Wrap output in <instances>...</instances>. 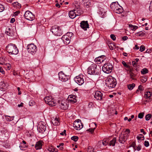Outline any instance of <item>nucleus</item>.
Returning a JSON list of instances; mask_svg holds the SVG:
<instances>
[{"label": "nucleus", "instance_id": "f257e3e1", "mask_svg": "<svg viewBox=\"0 0 152 152\" xmlns=\"http://www.w3.org/2000/svg\"><path fill=\"white\" fill-rule=\"evenodd\" d=\"M105 85L109 88H114L117 84L116 79L111 76H109L105 80Z\"/></svg>", "mask_w": 152, "mask_h": 152}, {"label": "nucleus", "instance_id": "f03ea898", "mask_svg": "<svg viewBox=\"0 0 152 152\" xmlns=\"http://www.w3.org/2000/svg\"><path fill=\"white\" fill-rule=\"evenodd\" d=\"M6 50L10 54L17 55L18 53L16 46L12 43L9 44L6 47Z\"/></svg>", "mask_w": 152, "mask_h": 152}, {"label": "nucleus", "instance_id": "7ed1b4c3", "mask_svg": "<svg viewBox=\"0 0 152 152\" xmlns=\"http://www.w3.org/2000/svg\"><path fill=\"white\" fill-rule=\"evenodd\" d=\"M130 132V131L129 129H126L124 132V134H121L120 135L119 141L121 143H124L126 141L129 137V134Z\"/></svg>", "mask_w": 152, "mask_h": 152}, {"label": "nucleus", "instance_id": "20e7f679", "mask_svg": "<svg viewBox=\"0 0 152 152\" xmlns=\"http://www.w3.org/2000/svg\"><path fill=\"white\" fill-rule=\"evenodd\" d=\"M51 31L56 36H61L63 34L61 29L59 26L57 25L53 26L51 29Z\"/></svg>", "mask_w": 152, "mask_h": 152}, {"label": "nucleus", "instance_id": "39448f33", "mask_svg": "<svg viewBox=\"0 0 152 152\" xmlns=\"http://www.w3.org/2000/svg\"><path fill=\"white\" fill-rule=\"evenodd\" d=\"M88 73L90 75H96L99 74L98 70L97 69V65L93 64L88 69Z\"/></svg>", "mask_w": 152, "mask_h": 152}, {"label": "nucleus", "instance_id": "423d86ee", "mask_svg": "<svg viewBox=\"0 0 152 152\" xmlns=\"http://www.w3.org/2000/svg\"><path fill=\"white\" fill-rule=\"evenodd\" d=\"M113 68L112 64L110 63L105 64L102 67V70L105 73L109 74L111 72Z\"/></svg>", "mask_w": 152, "mask_h": 152}, {"label": "nucleus", "instance_id": "0eeeda50", "mask_svg": "<svg viewBox=\"0 0 152 152\" xmlns=\"http://www.w3.org/2000/svg\"><path fill=\"white\" fill-rule=\"evenodd\" d=\"M27 48L28 52L32 55L35 54L37 50V46L33 43L28 45Z\"/></svg>", "mask_w": 152, "mask_h": 152}, {"label": "nucleus", "instance_id": "6e6552de", "mask_svg": "<svg viewBox=\"0 0 152 152\" xmlns=\"http://www.w3.org/2000/svg\"><path fill=\"white\" fill-rule=\"evenodd\" d=\"M25 18L29 20H32L34 19V15L29 11H27L25 13L24 15Z\"/></svg>", "mask_w": 152, "mask_h": 152}, {"label": "nucleus", "instance_id": "1a4fd4ad", "mask_svg": "<svg viewBox=\"0 0 152 152\" xmlns=\"http://www.w3.org/2000/svg\"><path fill=\"white\" fill-rule=\"evenodd\" d=\"M74 80L75 82L79 85H82L84 82L83 76L82 75H80L76 76L74 78Z\"/></svg>", "mask_w": 152, "mask_h": 152}, {"label": "nucleus", "instance_id": "9d476101", "mask_svg": "<svg viewBox=\"0 0 152 152\" xmlns=\"http://www.w3.org/2000/svg\"><path fill=\"white\" fill-rule=\"evenodd\" d=\"M73 127L77 130H80L83 127L80 120L75 121L73 123Z\"/></svg>", "mask_w": 152, "mask_h": 152}, {"label": "nucleus", "instance_id": "9b49d317", "mask_svg": "<svg viewBox=\"0 0 152 152\" xmlns=\"http://www.w3.org/2000/svg\"><path fill=\"white\" fill-rule=\"evenodd\" d=\"M45 125V123L41 121L39 122L38 129L40 132L42 133L45 131L46 129Z\"/></svg>", "mask_w": 152, "mask_h": 152}, {"label": "nucleus", "instance_id": "f8f14e48", "mask_svg": "<svg viewBox=\"0 0 152 152\" xmlns=\"http://www.w3.org/2000/svg\"><path fill=\"white\" fill-rule=\"evenodd\" d=\"M59 79L63 82H66L68 80L67 76L61 71L58 73Z\"/></svg>", "mask_w": 152, "mask_h": 152}, {"label": "nucleus", "instance_id": "ddd939ff", "mask_svg": "<svg viewBox=\"0 0 152 152\" xmlns=\"http://www.w3.org/2000/svg\"><path fill=\"white\" fill-rule=\"evenodd\" d=\"M58 104L60 106L61 108L63 110H66L68 108V106L67 102H66L64 101H58Z\"/></svg>", "mask_w": 152, "mask_h": 152}, {"label": "nucleus", "instance_id": "4468645a", "mask_svg": "<svg viewBox=\"0 0 152 152\" xmlns=\"http://www.w3.org/2000/svg\"><path fill=\"white\" fill-rule=\"evenodd\" d=\"M81 28L85 31L87 30V28H89V24L87 21H83L80 23Z\"/></svg>", "mask_w": 152, "mask_h": 152}, {"label": "nucleus", "instance_id": "2eb2a0df", "mask_svg": "<svg viewBox=\"0 0 152 152\" xmlns=\"http://www.w3.org/2000/svg\"><path fill=\"white\" fill-rule=\"evenodd\" d=\"M94 97L98 100H101L102 99L103 95L101 92L99 91H97L94 92Z\"/></svg>", "mask_w": 152, "mask_h": 152}, {"label": "nucleus", "instance_id": "dca6fc26", "mask_svg": "<svg viewBox=\"0 0 152 152\" xmlns=\"http://www.w3.org/2000/svg\"><path fill=\"white\" fill-rule=\"evenodd\" d=\"M105 56H102L96 58L95 59V61L98 64H100L103 62L105 60Z\"/></svg>", "mask_w": 152, "mask_h": 152}, {"label": "nucleus", "instance_id": "f3484780", "mask_svg": "<svg viewBox=\"0 0 152 152\" xmlns=\"http://www.w3.org/2000/svg\"><path fill=\"white\" fill-rule=\"evenodd\" d=\"M61 39L66 44H68L70 42V38L67 35H64L62 38Z\"/></svg>", "mask_w": 152, "mask_h": 152}, {"label": "nucleus", "instance_id": "a211bd4d", "mask_svg": "<svg viewBox=\"0 0 152 152\" xmlns=\"http://www.w3.org/2000/svg\"><path fill=\"white\" fill-rule=\"evenodd\" d=\"M52 122L53 124L55 126L58 125L60 124V120L57 117L52 120Z\"/></svg>", "mask_w": 152, "mask_h": 152}, {"label": "nucleus", "instance_id": "6ab92c4d", "mask_svg": "<svg viewBox=\"0 0 152 152\" xmlns=\"http://www.w3.org/2000/svg\"><path fill=\"white\" fill-rule=\"evenodd\" d=\"M42 142L39 141L37 142L35 145V148L36 150H38L42 148Z\"/></svg>", "mask_w": 152, "mask_h": 152}, {"label": "nucleus", "instance_id": "aec40b11", "mask_svg": "<svg viewBox=\"0 0 152 152\" xmlns=\"http://www.w3.org/2000/svg\"><path fill=\"white\" fill-rule=\"evenodd\" d=\"M119 5L118 2H113L112 3L110 4V7L111 9L115 10L117 8H118V6Z\"/></svg>", "mask_w": 152, "mask_h": 152}, {"label": "nucleus", "instance_id": "412c9836", "mask_svg": "<svg viewBox=\"0 0 152 152\" xmlns=\"http://www.w3.org/2000/svg\"><path fill=\"white\" fill-rule=\"evenodd\" d=\"M75 96H72L71 95L69 96L68 100L70 102L72 103H74L77 102V100L75 99Z\"/></svg>", "mask_w": 152, "mask_h": 152}, {"label": "nucleus", "instance_id": "4be33fe9", "mask_svg": "<svg viewBox=\"0 0 152 152\" xmlns=\"http://www.w3.org/2000/svg\"><path fill=\"white\" fill-rule=\"evenodd\" d=\"M69 15L71 18L73 19L75 18L76 16L74 10L69 11Z\"/></svg>", "mask_w": 152, "mask_h": 152}, {"label": "nucleus", "instance_id": "5701e85b", "mask_svg": "<svg viewBox=\"0 0 152 152\" xmlns=\"http://www.w3.org/2000/svg\"><path fill=\"white\" fill-rule=\"evenodd\" d=\"M7 58L4 57H1L0 58V64H1L4 65L7 63Z\"/></svg>", "mask_w": 152, "mask_h": 152}, {"label": "nucleus", "instance_id": "b1692460", "mask_svg": "<svg viewBox=\"0 0 152 152\" xmlns=\"http://www.w3.org/2000/svg\"><path fill=\"white\" fill-rule=\"evenodd\" d=\"M82 3L85 6L88 7L91 4L89 0H83Z\"/></svg>", "mask_w": 152, "mask_h": 152}, {"label": "nucleus", "instance_id": "393cba45", "mask_svg": "<svg viewBox=\"0 0 152 152\" xmlns=\"http://www.w3.org/2000/svg\"><path fill=\"white\" fill-rule=\"evenodd\" d=\"M4 67L7 70H10L11 68V66L10 64L6 63L4 65Z\"/></svg>", "mask_w": 152, "mask_h": 152}, {"label": "nucleus", "instance_id": "a878e982", "mask_svg": "<svg viewBox=\"0 0 152 152\" xmlns=\"http://www.w3.org/2000/svg\"><path fill=\"white\" fill-rule=\"evenodd\" d=\"M151 96V93L150 91H148L145 92L144 95V97L145 99L149 98Z\"/></svg>", "mask_w": 152, "mask_h": 152}, {"label": "nucleus", "instance_id": "bb28decb", "mask_svg": "<svg viewBox=\"0 0 152 152\" xmlns=\"http://www.w3.org/2000/svg\"><path fill=\"white\" fill-rule=\"evenodd\" d=\"M52 97L51 96H47L44 99L45 102L48 104L50 101L52 100Z\"/></svg>", "mask_w": 152, "mask_h": 152}, {"label": "nucleus", "instance_id": "cd10ccee", "mask_svg": "<svg viewBox=\"0 0 152 152\" xmlns=\"http://www.w3.org/2000/svg\"><path fill=\"white\" fill-rule=\"evenodd\" d=\"M5 117L6 120L8 121H12L14 118V116H10L8 115H5Z\"/></svg>", "mask_w": 152, "mask_h": 152}, {"label": "nucleus", "instance_id": "c85d7f7f", "mask_svg": "<svg viewBox=\"0 0 152 152\" xmlns=\"http://www.w3.org/2000/svg\"><path fill=\"white\" fill-rule=\"evenodd\" d=\"M49 105H50L51 106H54L56 105V102L55 100L54 99H52V100L50 101V102L48 104Z\"/></svg>", "mask_w": 152, "mask_h": 152}, {"label": "nucleus", "instance_id": "c756f323", "mask_svg": "<svg viewBox=\"0 0 152 152\" xmlns=\"http://www.w3.org/2000/svg\"><path fill=\"white\" fill-rule=\"evenodd\" d=\"M75 14H76V16H79L82 14V11L80 10L77 9L74 10Z\"/></svg>", "mask_w": 152, "mask_h": 152}, {"label": "nucleus", "instance_id": "7c9ffc66", "mask_svg": "<svg viewBox=\"0 0 152 152\" xmlns=\"http://www.w3.org/2000/svg\"><path fill=\"white\" fill-rule=\"evenodd\" d=\"M116 142V138L114 137L113 139L110 142V145L114 146L115 145V144Z\"/></svg>", "mask_w": 152, "mask_h": 152}, {"label": "nucleus", "instance_id": "2f4dec72", "mask_svg": "<svg viewBox=\"0 0 152 152\" xmlns=\"http://www.w3.org/2000/svg\"><path fill=\"white\" fill-rule=\"evenodd\" d=\"M115 11H116V12L117 13H121L123 12V8L121 7V8H117Z\"/></svg>", "mask_w": 152, "mask_h": 152}, {"label": "nucleus", "instance_id": "473e14b6", "mask_svg": "<svg viewBox=\"0 0 152 152\" xmlns=\"http://www.w3.org/2000/svg\"><path fill=\"white\" fill-rule=\"evenodd\" d=\"M129 27L132 30L134 31L138 28V26H133L131 24H129Z\"/></svg>", "mask_w": 152, "mask_h": 152}, {"label": "nucleus", "instance_id": "72a5a7b5", "mask_svg": "<svg viewBox=\"0 0 152 152\" xmlns=\"http://www.w3.org/2000/svg\"><path fill=\"white\" fill-rule=\"evenodd\" d=\"M109 140L107 139H104L102 141V144L104 145H107L108 143Z\"/></svg>", "mask_w": 152, "mask_h": 152}, {"label": "nucleus", "instance_id": "f704fd0d", "mask_svg": "<svg viewBox=\"0 0 152 152\" xmlns=\"http://www.w3.org/2000/svg\"><path fill=\"white\" fill-rule=\"evenodd\" d=\"M108 46L111 50H113L115 48V45L112 43H110L108 45Z\"/></svg>", "mask_w": 152, "mask_h": 152}, {"label": "nucleus", "instance_id": "c9c22d12", "mask_svg": "<svg viewBox=\"0 0 152 152\" xmlns=\"http://www.w3.org/2000/svg\"><path fill=\"white\" fill-rule=\"evenodd\" d=\"M93 124H94L95 125V127H94V128H90L87 130V131H88L89 132H91V133H92L93 132H94V131L96 127V124L95 123H93Z\"/></svg>", "mask_w": 152, "mask_h": 152}, {"label": "nucleus", "instance_id": "e433bc0d", "mask_svg": "<svg viewBox=\"0 0 152 152\" xmlns=\"http://www.w3.org/2000/svg\"><path fill=\"white\" fill-rule=\"evenodd\" d=\"M135 86V84L134 83L129 84L127 85L128 88L130 90H132Z\"/></svg>", "mask_w": 152, "mask_h": 152}, {"label": "nucleus", "instance_id": "4c0bfd02", "mask_svg": "<svg viewBox=\"0 0 152 152\" xmlns=\"http://www.w3.org/2000/svg\"><path fill=\"white\" fill-rule=\"evenodd\" d=\"M12 4L14 7H16L18 8H20L21 7V4L18 2H14Z\"/></svg>", "mask_w": 152, "mask_h": 152}, {"label": "nucleus", "instance_id": "58836bf2", "mask_svg": "<svg viewBox=\"0 0 152 152\" xmlns=\"http://www.w3.org/2000/svg\"><path fill=\"white\" fill-rule=\"evenodd\" d=\"M130 76L131 78L133 80L134 79V77L136 75L132 72V69H130Z\"/></svg>", "mask_w": 152, "mask_h": 152}, {"label": "nucleus", "instance_id": "ea45409f", "mask_svg": "<svg viewBox=\"0 0 152 152\" xmlns=\"http://www.w3.org/2000/svg\"><path fill=\"white\" fill-rule=\"evenodd\" d=\"M140 80L142 82L144 83L146 81L147 77L145 76H143L141 77Z\"/></svg>", "mask_w": 152, "mask_h": 152}, {"label": "nucleus", "instance_id": "a19ab883", "mask_svg": "<svg viewBox=\"0 0 152 152\" xmlns=\"http://www.w3.org/2000/svg\"><path fill=\"white\" fill-rule=\"evenodd\" d=\"M148 72V70L146 68H144L142 69L141 71V73L142 75L145 74Z\"/></svg>", "mask_w": 152, "mask_h": 152}, {"label": "nucleus", "instance_id": "79ce46f5", "mask_svg": "<svg viewBox=\"0 0 152 152\" xmlns=\"http://www.w3.org/2000/svg\"><path fill=\"white\" fill-rule=\"evenodd\" d=\"M137 140H143L144 139V136L142 134H140L139 136L137 137Z\"/></svg>", "mask_w": 152, "mask_h": 152}, {"label": "nucleus", "instance_id": "37998d69", "mask_svg": "<svg viewBox=\"0 0 152 152\" xmlns=\"http://www.w3.org/2000/svg\"><path fill=\"white\" fill-rule=\"evenodd\" d=\"M152 115L150 114H147L145 116V120L146 121H148L151 118Z\"/></svg>", "mask_w": 152, "mask_h": 152}, {"label": "nucleus", "instance_id": "c03bdc74", "mask_svg": "<svg viewBox=\"0 0 152 152\" xmlns=\"http://www.w3.org/2000/svg\"><path fill=\"white\" fill-rule=\"evenodd\" d=\"M78 139V137L77 136H73L71 137V139L75 142L77 141Z\"/></svg>", "mask_w": 152, "mask_h": 152}, {"label": "nucleus", "instance_id": "a18cd8bd", "mask_svg": "<svg viewBox=\"0 0 152 152\" xmlns=\"http://www.w3.org/2000/svg\"><path fill=\"white\" fill-rule=\"evenodd\" d=\"M122 63L124 67L129 68V69H131L130 67V66L129 65H127L124 61H122Z\"/></svg>", "mask_w": 152, "mask_h": 152}, {"label": "nucleus", "instance_id": "49530a36", "mask_svg": "<svg viewBox=\"0 0 152 152\" xmlns=\"http://www.w3.org/2000/svg\"><path fill=\"white\" fill-rule=\"evenodd\" d=\"M138 33L140 34L139 36H143L145 35V33L144 31H141L138 32Z\"/></svg>", "mask_w": 152, "mask_h": 152}, {"label": "nucleus", "instance_id": "de8ad7c7", "mask_svg": "<svg viewBox=\"0 0 152 152\" xmlns=\"http://www.w3.org/2000/svg\"><path fill=\"white\" fill-rule=\"evenodd\" d=\"M144 113H139L138 115V117L140 118H142L144 116Z\"/></svg>", "mask_w": 152, "mask_h": 152}, {"label": "nucleus", "instance_id": "09e8293b", "mask_svg": "<svg viewBox=\"0 0 152 152\" xmlns=\"http://www.w3.org/2000/svg\"><path fill=\"white\" fill-rule=\"evenodd\" d=\"M145 46L143 45H142L140 47V50L141 52H142L145 50Z\"/></svg>", "mask_w": 152, "mask_h": 152}, {"label": "nucleus", "instance_id": "8fccbe9b", "mask_svg": "<svg viewBox=\"0 0 152 152\" xmlns=\"http://www.w3.org/2000/svg\"><path fill=\"white\" fill-rule=\"evenodd\" d=\"M4 10V6L0 4V12H2Z\"/></svg>", "mask_w": 152, "mask_h": 152}, {"label": "nucleus", "instance_id": "3c124183", "mask_svg": "<svg viewBox=\"0 0 152 152\" xmlns=\"http://www.w3.org/2000/svg\"><path fill=\"white\" fill-rule=\"evenodd\" d=\"M111 38L113 40H115L116 39V37L113 34H112L110 36Z\"/></svg>", "mask_w": 152, "mask_h": 152}, {"label": "nucleus", "instance_id": "603ef678", "mask_svg": "<svg viewBox=\"0 0 152 152\" xmlns=\"http://www.w3.org/2000/svg\"><path fill=\"white\" fill-rule=\"evenodd\" d=\"M149 143L148 141H145L144 142V145L145 146L148 147L149 146Z\"/></svg>", "mask_w": 152, "mask_h": 152}, {"label": "nucleus", "instance_id": "864d4df0", "mask_svg": "<svg viewBox=\"0 0 152 152\" xmlns=\"http://www.w3.org/2000/svg\"><path fill=\"white\" fill-rule=\"evenodd\" d=\"M53 148L52 146L48 148V150L50 152H53L54 151L53 150Z\"/></svg>", "mask_w": 152, "mask_h": 152}, {"label": "nucleus", "instance_id": "5fc2aeb1", "mask_svg": "<svg viewBox=\"0 0 152 152\" xmlns=\"http://www.w3.org/2000/svg\"><path fill=\"white\" fill-rule=\"evenodd\" d=\"M132 64L133 66L134 67H136L137 66V63L135 61H132Z\"/></svg>", "mask_w": 152, "mask_h": 152}, {"label": "nucleus", "instance_id": "6e6d98bb", "mask_svg": "<svg viewBox=\"0 0 152 152\" xmlns=\"http://www.w3.org/2000/svg\"><path fill=\"white\" fill-rule=\"evenodd\" d=\"M149 10L150 11H152V1H151L150 3L149 7Z\"/></svg>", "mask_w": 152, "mask_h": 152}, {"label": "nucleus", "instance_id": "4d7b16f0", "mask_svg": "<svg viewBox=\"0 0 152 152\" xmlns=\"http://www.w3.org/2000/svg\"><path fill=\"white\" fill-rule=\"evenodd\" d=\"M66 130H64L63 132H62L61 133H60V134L62 135H66Z\"/></svg>", "mask_w": 152, "mask_h": 152}, {"label": "nucleus", "instance_id": "13d9d810", "mask_svg": "<svg viewBox=\"0 0 152 152\" xmlns=\"http://www.w3.org/2000/svg\"><path fill=\"white\" fill-rule=\"evenodd\" d=\"M0 72H1L2 74H4V71L2 68L0 66Z\"/></svg>", "mask_w": 152, "mask_h": 152}, {"label": "nucleus", "instance_id": "bf43d9fd", "mask_svg": "<svg viewBox=\"0 0 152 152\" xmlns=\"http://www.w3.org/2000/svg\"><path fill=\"white\" fill-rule=\"evenodd\" d=\"M35 104V102L34 101H32V102H29V104L30 106H32L34 105Z\"/></svg>", "mask_w": 152, "mask_h": 152}, {"label": "nucleus", "instance_id": "052dcab7", "mask_svg": "<svg viewBox=\"0 0 152 152\" xmlns=\"http://www.w3.org/2000/svg\"><path fill=\"white\" fill-rule=\"evenodd\" d=\"M87 151L88 152H94L93 150L91 147L90 148L89 147L88 148Z\"/></svg>", "mask_w": 152, "mask_h": 152}, {"label": "nucleus", "instance_id": "680f3d73", "mask_svg": "<svg viewBox=\"0 0 152 152\" xmlns=\"http://www.w3.org/2000/svg\"><path fill=\"white\" fill-rule=\"evenodd\" d=\"M141 146L140 145H138L137 146L136 149L138 151H139L141 150Z\"/></svg>", "mask_w": 152, "mask_h": 152}, {"label": "nucleus", "instance_id": "e2e57ef3", "mask_svg": "<svg viewBox=\"0 0 152 152\" xmlns=\"http://www.w3.org/2000/svg\"><path fill=\"white\" fill-rule=\"evenodd\" d=\"M138 89L140 91H142L143 90V89L142 88V86L141 85L139 86Z\"/></svg>", "mask_w": 152, "mask_h": 152}, {"label": "nucleus", "instance_id": "0e129e2a", "mask_svg": "<svg viewBox=\"0 0 152 152\" xmlns=\"http://www.w3.org/2000/svg\"><path fill=\"white\" fill-rule=\"evenodd\" d=\"M127 38H128L126 36H125L123 37L122 39L123 40H126L127 39Z\"/></svg>", "mask_w": 152, "mask_h": 152}, {"label": "nucleus", "instance_id": "69168bd1", "mask_svg": "<svg viewBox=\"0 0 152 152\" xmlns=\"http://www.w3.org/2000/svg\"><path fill=\"white\" fill-rule=\"evenodd\" d=\"M15 21V19L14 18H12L11 19L10 22L11 23H14Z\"/></svg>", "mask_w": 152, "mask_h": 152}, {"label": "nucleus", "instance_id": "338daca9", "mask_svg": "<svg viewBox=\"0 0 152 152\" xmlns=\"http://www.w3.org/2000/svg\"><path fill=\"white\" fill-rule=\"evenodd\" d=\"M140 132H142L144 134H146V132L144 131V130L143 129H141Z\"/></svg>", "mask_w": 152, "mask_h": 152}, {"label": "nucleus", "instance_id": "774afa93", "mask_svg": "<svg viewBox=\"0 0 152 152\" xmlns=\"http://www.w3.org/2000/svg\"><path fill=\"white\" fill-rule=\"evenodd\" d=\"M23 104V103H21L20 104H18V107H22Z\"/></svg>", "mask_w": 152, "mask_h": 152}]
</instances>
